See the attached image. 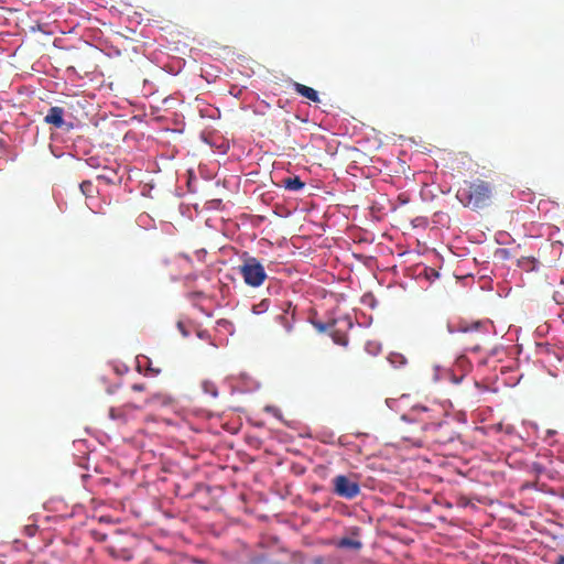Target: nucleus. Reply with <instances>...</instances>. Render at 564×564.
<instances>
[{"label": "nucleus", "mask_w": 564, "mask_h": 564, "mask_svg": "<svg viewBox=\"0 0 564 564\" xmlns=\"http://www.w3.org/2000/svg\"><path fill=\"white\" fill-rule=\"evenodd\" d=\"M495 186L485 180L464 181L456 193L457 199L474 210L488 207L494 198Z\"/></svg>", "instance_id": "nucleus-1"}, {"label": "nucleus", "mask_w": 564, "mask_h": 564, "mask_svg": "<svg viewBox=\"0 0 564 564\" xmlns=\"http://www.w3.org/2000/svg\"><path fill=\"white\" fill-rule=\"evenodd\" d=\"M238 271L242 276L243 282L251 288L261 286L268 278L264 267L254 257H247L243 259Z\"/></svg>", "instance_id": "nucleus-2"}, {"label": "nucleus", "mask_w": 564, "mask_h": 564, "mask_svg": "<svg viewBox=\"0 0 564 564\" xmlns=\"http://www.w3.org/2000/svg\"><path fill=\"white\" fill-rule=\"evenodd\" d=\"M332 484L333 492L338 497L351 500L360 494V486L355 476L337 475Z\"/></svg>", "instance_id": "nucleus-3"}, {"label": "nucleus", "mask_w": 564, "mask_h": 564, "mask_svg": "<svg viewBox=\"0 0 564 564\" xmlns=\"http://www.w3.org/2000/svg\"><path fill=\"white\" fill-rule=\"evenodd\" d=\"M443 424H426L423 426V430H424V436L423 437H420L417 440H414V443L419 446H422L424 444H429V443H438V444H444L446 443L447 441H449V438H445L441 435L442 431H443Z\"/></svg>", "instance_id": "nucleus-4"}, {"label": "nucleus", "mask_w": 564, "mask_h": 564, "mask_svg": "<svg viewBox=\"0 0 564 564\" xmlns=\"http://www.w3.org/2000/svg\"><path fill=\"white\" fill-rule=\"evenodd\" d=\"M140 408L132 403H127L119 408H111L109 411V416L121 423H127L130 419L134 417L135 412Z\"/></svg>", "instance_id": "nucleus-5"}, {"label": "nucleus", "mask_w": 564, "mask_h": 564, "mask_svg": "<svg viewBox=\"0 0 564 564\" xmlns=\"http://www.w3.org/2000/svg\"><path fill=\"white\" fill-rule=\"evenodd\" d=\"M44 122L52 124L55 128H62L65 126L64 120V108L55 106L48 109L47 115L44 117Z\"/></svg>", "instance_id": "nucleus-6"}, {"label": "nucleus", "mask_w": 564, "mask_h": 564, "mask_svg": "<svg viewBox=\"0 0 564 564\" xmlns=\"http://www.w3.org/2000/svg\"><path fill=\"white\" fill-rule=\"evenodd\" d=\"M294 89L297 94L310 99L311 101L319 102L318 93L314 88L300 83H295Z\"/></svg>", "instance_id": "nucleus-7"}, {"label": "nucleus", "mask_w": 564, "mask_h": 564, "mask_svg": "<svg viewBox=\"0 0 564 564\" xmlns=\"http://www.w3.org/2000/svg\"><path fill=\"white\" fill-rule=\"evenodd\" d=\"M283 186L289 191H300L305 186L299 176L286 177L283 181Z\"/></svg>", "instance_id": "nucleus-8"}, {"label": "nucleus", "mask_w": 564, "mask_h": 564, "mask_svg": "<svg viewBox=\"0 0 564 564\" xmlns=\"http://www.w3.org/2000/svg\"><path fill=\"white\" fill-rule=\"evenodd\" d=\"M338 547L341 549H352V550H360L362 546V543L358 540H352L350 538H343L338 542Z\"/></svg>", "instance_id": "nucleus-9"}, {"label": "nucleus", "mask_w": 564, "mask_h": 564, "mask_svg": "<svg viewBox=\"0 0 564 564\" xmlns=\"http://www.w3.org/2000/svg\"><path fill=\"white\" fill-rule=\"evenodd\" d=\"M275 318L284 327L285 332L289 333L292 330L293 314L290 316L288 312H284L279 314Z\"/></svg>", "instance_id": "nucleus-10"}, {"label": "nucleus", "mask_w": 564, "mask_h": 564, "mask_svg": "<svg viewBox=\"0 0 564 564\" xmlns=\"http://www.w3.org/2000/svg\"><path fill=\"white\" fill-rule=\"evenodd\" d=\"M79 188H80V192L84 196L86 197H94L95 194L97 193V189L96 187L94 186L93 182L91 181H83L80 184H79Z\"/></svg>", "instance_id": "nucleus-11"}, {"label": "nucleus", "mask_w": 564, "mask_h": 564, "mask_svg": "<svg viewBox=\"0 0 564 564\" xmlns=\"http://www.w3.org/2000/svg\"><path fill=\"white\" fill-rule=\"evenodd\" d=\"M116 175V172L111 169H108L107 166L104 167V173L99 174L97 176L98 180L105 181L108 184H113L115 180L113 176Z\"/></svg>", "instance_id": "nucleus-12"}, {"label": "nucleus", "mask_w": 564, "mask_h": 564, "mask_svg": "<svg viewBox=\"0 0 564 564\" xmlns=\"http://www.w3.org/2000/svg\"><path fill=\"white\" fill-rule=\"evenodd\" d=\"M202 388L206 394H210L213 398L218 395L217 387L214 382L205 380L202 382Z\"/></svg>", "instance_id": "nucleus-13"}, {"label": "nucleus", "mask_w": 564, "mask_h": 564, "mask_svg": "<svg viewBox=\"0 0 564 564\" xmlns=\"http://www.w3.org/2000/svg\"><path fill=\"white\" fill-rule=\"evenodd\" d=\"M495 430L497 432H505L507 434H512L514 432V427L512 425H503L502 423H498L497 425H495Z\"/></svg>", "instance_id": "nucleus-14"}, {"label": "nucleus", "mask_w": 564, "mask_h": 564, "mask_svg": "<svg viewBox=\"0 0 564 564\" xmlns=\"http://www.w3.org/2000/svg\"><path fill=\"white\" fill-rule=\"evenodd\" d=\"M268 305H269L268 301L263 300L258 305L253 306V312L256 314H260V313H262V312L268 310Z\"/></svg>", "instance_id": "nucleus-15"}, {"label": "nucleus", "mask_w": 564, "mask_h": 564, "mask_svg": "<svg viewBox=\"0 0 564 564\" xmlns=\"http://www.w3.org/2000/svg\"><path fill=\"white\" fill-rule=\"evenodd\" d=\"M479 326H480V323H475L470 327L469 326H464L463 324H460L458 330H460L463 333H466V332H469V330H473V329H478Z\"/></svg>", "instance_id": "nucleus-16"}, {"label": "nucleus", "mask_w": 564, "mask_h": 564, "mask_svg": "<svg viewBox=\"0 0 564 564\" xmlns=\"http://www.w3.org/2000/svg\"><path fill=\"white\" fill-rule=\"evenodd\" d=\"M147 369L153 375H159L161 372L160 368H154L150 359H147Z\"/></svg>", "instance_id": "nucleus-17"}, {"label": "nucleus", "mask_w": 564, "mask_h": 564, "mask_svg": "<svg viewBox=\"0 0 564 564\" xmlns=\"http://www.w3.org/2000/svg\"><path fill=\"white\" fill-rule=\"evenodd\" d=\"M86 163L90 166V167H98L99 166V163H98V160L96 158H89L86 160Z\"/></svg>", "instance_id": "nucleus-18"}, {"label": "nucleus", "mask_w": 564, "mask_h": 564, "mask_svg": "<svg viewBox=\"0 0 564 564\" xmlns=\"http://www.w3.org/2000/svg\"><path fill=\"white\" fill-rule=\"evenodd\" d=\"M132 390L133 391H138V392H141V391H144L145 390V386L143 383H134L132 386Z\"/></svg>", "instance_id": "nucleus-19"}, {"label": "nucleus", "mask_w": 564, "mask_h": 564, "mask_svg": "<svg viewBox=\"0 0 564 564\" xmlns=\"http://www.w3.org/2000/svg\"><path fill=\"white\" fill-rule=\"evenodd\" d=\"M177 327L180 328V330L182 332L183 335H185V336L187 335V332L185 330V327L182 322L177 323Z\"/></svg>", "instance_id": "nucleus-20"}, {"label": "nucleus", "mask_w": 564, "mask_h": 564, "mask_svg": "<svg viewBox=\"0 0 564 564\" xmlns=\"http://www.w3.org/2000/svg\"><path fill=\"white\" fill-rule=\"evenodd\" d=\"M554 564H564V555H558L556 557Z\"/></svg>", "instance_id": "nucleus-21"}, {"label": "nucleus", "mask_w": 564, "mask_h": 564, "mask_svg": "<svg viewBox=\"0 0 564 564\" xmlns=\"http://www.w3.org/2000/svg\"><path fill=\"white\" fill-rule=\"evenodd\" d=\"M498 252L501 253L503 258H508V250L507 249H499Z\"/></svg>", "instance_id": "nucleus-22"}, {"label": "nucleus", "mask_w": 564, "mask_h": 564, "mask_svg": "<svg viewBox=\"0 0 564 564\" xmlns=\"http://www.w3.org/2000/svg\"><path fill=\"white\" fill-rule=\"evenodd\" d=\"M189 296L191 297H199V296H203V292H194Z\"/></svg>", "instance_id": "nucleus-23"}, {"label": "nucleus", "mask_w": 564, "mask_h": 564, "mask_svg": "<svg viewBox=\"0 0 564 564\" xmlns=\"http://www.w3.org/2000/svg\"><path fill=\"white\" fill-rule=\"evenodd\" d=\"M314 563H315V564H323V563H324V561H323V558H322V557H317V558H315Z\"/></svg>", "instance_id": "nucleus-24"}]
</instances>
